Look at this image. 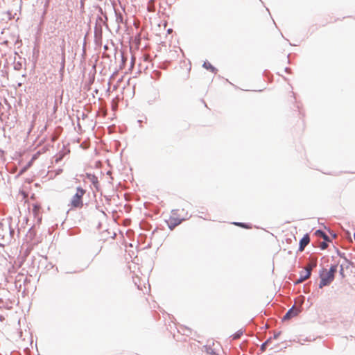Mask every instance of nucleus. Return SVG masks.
Listing matches in <instances>:
<instances>
[{
    "label": "nucleus",
    "instance_id": "nucleus-4",
    "mask_svg": "<svg viewBox=\"0 0 355 355\" xmlns=\"http://www.w3.org/2000/svg\"><path fill=\"white\" fill-rule=\"evenodd\" d=\"M309 242H310V236H309V234L306 233L300 240L298 251L302 252L304 250L305 247L309 243Z\"/></svg>",
    "mask_w": 355,
    "mask_h": 355
},
{
    "label": "nucleus",
    "instance_id": "nucleus-30",
    "mask_svg": "<svg viewBox=\"0 0 355 355\" xmlns=\"http://www.w3.org/2000/svg\"><path fill=\"white\" fill-rule=\"evenodd\" d=\"M137 122L139 123V127L141 128L142 125L141 124L142 121L141 120H138Z\"/></svg>",
    "mask_w": 355,
    "mask_h": 355
},
{
    "label": "nucleus",
    "instance_id": "nucleus-9",
    "mask_svg": "<svg viewBox=\"0 0 355 355\" xmlns=\"http://www.w3.org/2000/svg\"><path fill=\"white\" fill-rule=\"evenodd\" d=\"M243 334V331L242 329L238 330L233 335H232V338L233 340L239 339Z\"/></svg>",
    "mask_w": 355,
    "mask_h": 355
},
{
    "label": "nucleus",
    "instance_id": "nucleus-22",
    "mask_svg": "<svg viewBox=\"0 0 355 355\" xmlns=\"http://www.w3.org/2000/svg\"><path fill=\"white\" fill-rule=\"evenodd\" d=\"M343 259L345 260V261L348 264V266H352L353 265V262L352 261H350L349 259H348L346 256L343 258Z\"/></svg>",
    "mask_w": 355,
    "mask_h": 355
},
{
    "label": "nucleus",
    "instance_id": "nucleus-15",
    "mask_svg": "<svg viewBox=\"0 0 355 355\" xmlns=\"http://www.w3.org/2000/svg\"><path fill=\"white\" fill-rule=\"evenodd\" d=\"M316 266H317V261L315 260L313 262L309 263L307 267L304 268V270L305 269H310L311 270V272L313 268H315Z\"/></svg>",
    "mask_w": 355,
    "mask_h": 355
},
{
    "label": "nucleus",
    "instance_id": "nucleus-18",
    "mask_svg": "<svg viewBox=\"0 0 355 355\" xmlns=\"http://www.w3.org/2000/svg\"><path fill=\"white\" fill-rule=\"evenodd\" d=\"M339 274L343 278L345 277V272H344V267L343 265L340 266V270H339Z\"/></svg>",
    "mask_w": 355,
    "mask_h": 355
},
{
    "label": "nucleus",
    "instance_id": "nucleus-25",
    "mask_svg": "<svg viewBox=\"0 0 355 355\" xmlns=\"http://www.w3.org/2000/svg\"><path fill=\"white\" fill-rule=\"evenodd\" d=\"M92 182L93 184H95V182H98L97 178L95 175H92Z\"/></svg>",
    "mask_w": 355,
    "mask_h": 355
},
{
    "label": "nucleus",
    "instance_id": "nucleus-36",
    "mask_svg": "<svg viewBox=\"0 0 355 355\" xmlns=\"http://www.w3.org/2000/svg\"><path fill=\"white\" fill-rule=\"evenodd\" d=\"M22 76H23V77H26V73H24V74H23V75H22Z\"/></svg>",
    "mask_w": 355,
    "mask_h": 355
},
{
    "label": "nucleus",
    "instance_id": "nucleus-6",
    "mask_svg": "<svg viewBox=\"0 0 355 355\" xmlns=\"http://www.w3.org/2000/svg\"><path fill=\"white\" fill-rule=\"evenodd\" d=\"M94 38H95V42L96 44H100L102 40V28L100 26L99 27L97 26V24L95 26V30H94Z\"/></svg>",
    "mask_w": 355,
    "mask_h": 355
},
{
    "label": "nucleus",
    "instance_id": "nucleus-24",
    "mask_svg": "<svg viewBox=\"0 0 355 355\" xmlns=\"http://www.w3.org/2000/svg\"><path fill=\"white\" fill-rule=\"evenodd\" d=\"M280 334H281V331L275 333L273 335V338L277 339L279 336Z\"/></svg>",
    "mask_w": 355,
    "mask_h": 355
},
{
    "label": "nucleus",
    "instance_id": "nucleus-16",
    "mask_svg": "<svg viewBox=\"0 0 355 355\" xmlns=\"http://www.w3.org/2000/svg\"><path fill=\"white\" fill-rule=\"evenodd\" d=\"M315 235H316L317 236H319V237H323L324 235L326 234V233L322 230H317L315 232Z\"/></svg>",
    "mask_w": 355,
    "mask_h": 355
},
{
    "label": "nucleus",
    "instance_id": "nucleus-23",
    "mask_svg": "<svg viewBox=\"0 0 355 355\" xmlns=\"http://www.w3.org/2000/svg\"><path fill=\"white\" fill-rule=\"evenodd\" d=\"M328 232L331 234L334 238L336 237V234L331 230L330 228H327Z\"/></svg>",
    "mask_w": 355,
    "mask_h": 355
},
{
    "label": "nucleus",
    "instance_id": "nucleus-28",
    "mask_svg": "<svg viewBox=\"0 0 355 355\" xmlns=\"http://www.w3.org/2000/svg\"><path fill=\"white\" fill-rule=\"evenodd\" d=\"M97 21H103V19L101 16H98L97 17Z\"/></svg>",
    "mask_w": 355,
    "mask_h": 355
},
{
    "label": "nucleus",
    "instance_id": "nucleus-14",
    "mask_svg": "<svg viewBox=\"0 0 355 355\" xmlns=\"http://www.w3.org/2000/svg\"><path fill=\"white\" fill-rule=\"evenodd\" d=\"M22 69V62H14V69L16 71H19Z\"/></svg>",
    "mask_w": 355,
    "mask_h": 355
},
{
    "label": "nucleus",
    "instance_id": "nucleus-3",
    "mask_svg": "<svg viewBox=\"0 0 355 355\" xmlns=\"http://www.w3.org/2000/svg\"><path fill=\"white\" fill-rule=\"evenodd\" d=\"M301 312L300 307H295L293 305L291 309L288 310L286 314L284 315L282 320H290L295 316H297Z\"/></svg>",
    "mask_w": 355,
    "mask_h": 355
},
{
    "label": "nucleus",
    "instance_id": "nucleus-12",
    "mask_svg": "<svg viewBox=\"0 0 355 355\" xmlns=\"http://www.w3.org/2000/svg\"><path fill=\"white\" fill-rule=\"evenodd\" d=\"M337 268H338V265L337 264H334V265H331L328 272L331 274L332 275H334L335 276V274L337 271Z\"/></svg>",
    "mask_w": 355,
    "mask_h": 355
},
{
    "label": "nucleus",
    "instance_id": "nucleus-21",
    "mask_svg": "<svg viewBox=\"0 0 355 355\" xmlns=\"http://www.w3.org/2000/svg\"><path fill=\"white\" fill-rule=\"evenodd\" d=\"M328 246V244L326 242H322L320 244V249L321 250H325Z\"/></svg>",
    "mask_w": 355,
    "mask_h": 355
},
{
    "label": "nucleus",
    "instance_id": "nucleus-5",
    "mask_svg": "<svg viewBox=\"0 0 355 355\" xmlns=\"http://www.w3.org/2000/svg\"><path fill=\"white\" fill-rule=\"evenodd\" d=\"M311 275L310 269H305L304 271H301L300 272V277L298 278V279L296 280L295 284H298L300 283L303 282L304 281L309 278Z\"/></svg>",
    "mask_w": 355,
    "mask_h": 355
},
{
    "label": "nucleus",
    "instance_id": "nucleus-32",
    "mask_svg": "<svg viewBox=\"0 0 355 355\" xmlns=\"http://www.w3.org/2000/svg\"><path fill=\"white\" fill-rule=\"evenodd\" d=\"M155 101V98L153 101H148L149 104H153V103Z\"/></svg>",
    "mask_w": 355,
    "mask_h": 355
},
{
    "label": "nucleus",
    "instance_id": "nucleus-1",
    "mask_svg": "<svg viewBox=\"0 0 355 355\" xmlns=\"http://www.w3.org/2000/svg\"><path fill=\"white\" fill-rule=\"evenodd\" d=\"M86 193V190L80 187L76 188V193L73 196L70 205L73 208H81L83 206V196Z\"/></svg>",
    "mask_w": 355,
    "mask_h": 355
},
{
    "label": "nucleus",
    "instance_id": "nucleus-10",
    "mask_svg": "<svg viewBox=\"0 0 355 355\" xmlns=\"http://www.w3.org/2000/svg\"><path fill=\"white\" fill-rule=\"evenodd\" d=\"M271 340H272V338L270 337L264 343H263L261 344V348H260L261 351H265L266 349V347H267L268 345L271 342Z\"/></svg>",
    "mask_w": 355,
    "mask_h": 355
},
{
    "label": "nucleus",
    "instance_id": "nucleus-35",
    "mask_svg": "<svg viewBox=\"0 0 355 355\" xmlns=\"http://www.w3.org/2000/svg\"><path fill=\"white\" fill-rule=\"evenodd\" d=\"M175 218H173V220H174L173 223H177V220H175Z\"/></svg>",
    "mask_w": 355,
    "mask_h": 355
},
{
    "label": "nucleus",
    "instance_id": "nucleus-7",
    "mask_svg": "<svg viewBox=\"0 0 355 355\" xmlns=\"http://www.w3.org/2000/svg\"><path fill=\"white\" fill-rule=\"evenodd\" d=\"M202 67L205 69L209 70L210 71H211L214 73H216L218 71V69L215 67H214L211 63H209L208 61H205L202 64Z\"/></svg>",
    "mask_w": 355,
    "mask_h": 355
},
{
    "label": "nucleus",
    "instance_id": "nucleus-37",
    "mask_svg": "<svg viewBox=\"0 0 355 355\" xmlns=\"http://www.w3.org/2000/svg\"><path fill=\"white\" fill-rule=\"evenodd\" d=\"M1 300H1V299H0V301H1Z\"/></svg>",
    "mask_w": 355,
    "mask_h": 355
},
{
    "label": "nucleus",
    "instance_id": "nucleus-2",
    "mask_svg": "<svg viewBox=\"0 0 355 355\" xmlns=\"http://www.w3.org/2000/svg\"><path fill=\"white\" fill-rule=\"evenodd\" d=\"M325 269L322 268L319 272V277L320 278V282L319 284V288H322L324 286L329 285L335 279L334 275L327 272L324 274Z\"/></svg>",
    "mask_w": 355,
    "mask_h": 355
},
{
    "label": "nucleus",
    "instance_id": "nucleus-33",
    "mask_svg": "<svg viewBox=\"0 0 355 355\" xmlns=\"http://www.w3.org/2000/svg\"><path fill=\"white\" fill-rule=\"evenodd\" d=\"M290 70H291V69H289V68H288V67H286V68H285V71H286V72H288Z\"/></svg>",
    "mask_w": 355,
    "mask_h": 355
},
{
    "label": "nucleus",
    "instance_id": "nucleus-27",
    "mask_svg": "<svg viewBox=\"0 0 355 355\" xmlns=\"http://www.w3.org/2000/svg\"><path fill=\"white\" fill-rule=\"evenodd\" d=\"M27 168V166L24 167L19 172V175H21Z\"/></svg>",
    "mask_w": 355,
    "mask_h": 355
},
{
    "label": "nucleus",
    "instance_id": "nucleus-29",
    "mask_svg": "<svg viewBox=\"0 0 355 355\" xmlns=\"http://www.w3.org/2000/svg\"><path fill=\"white\" fill-rule=\"evenodd\" d=\"M62 158V155H60L58 158H56V162H58L59 160H60Z\"/></svg>",
    "mask_w": 355,
    "mask_h": 355
},
{
    "label": "nucleus",
    "instance_id": "nucleus-19",
    "mask_svg": "<svg viewBox=\"0 0 355 355\" xmlns=\"http://www.w3.org/2000/svg\"><path fill=\"white\" fill-rule=\"evenodd\" d=\"M322 238L324 240L323 242H326L327 243L331 242V239L327 235V234Z\"/></svg>",
    "mask_w": 355,
    "mask_h": 355
},
{
    "label": "nucleus",
    "instance_id": "nucleus-11",
    "mask_svg": "<svg viewBox=\"0 0 355 355\" xmlns=\"http://www.w3.org/2000/svg\"><path fill=\"white\" fill-rule=\"evenodd\" d=\"M234 225H236V226H239V227H243V228H249L250 227V225L248 223H241V222H234L233 223Z\"/></svg>",
    "mask_w": 355,
    "mask_h": 355
},
{
    "label": "nucleus",
    "instance_id": "nucleus-8",
    "mask_svg": "<svg viewBox=\"0 0 355 355\" xmlns=\"http://www.w3.org/2000/svg\"><path fill=\"white\" fill-rule=\"evenodd\" d=\"M205 352L209 355H218L215 349L212 348L211 346H205Z\"/></svg>",
    "mask_w": 355,
    "mask_h": 355
},
{
    "label": "nucleus",
    "instance_id": "nucleus-17",
    "mask_svg": "<svg viewBox=\"0 0 355 355\" xmlns=\"http://www.w3.org/2000/svg\"><path fill=\"white\" fill-rule=\"evenodd\" d=\"M60 67H62V69H64V67H65V53H62Z\"/></svg>",
    "mask_w": 355,
    "mask_h": 355
},
{
    "label": "nucleus",
    "instance_id": "nucleus-31",
    "mask_svg": "<svg viewBox=\"0 0 355 355\" xmlns=\"http://www.w3.org/2000/svg\"><path fill=\"white\" fill-rule=\"evenodd\" d=\"M64 69H62V67H60V73H62V72L64 71Z\"/></svg>",
    "mask_w": 355,
    "mask_h": 355
},
{
    "label": "nucleus",
    "instance_id": "nucleus-34",
    "mask_svg": "<svg viewBox=\"0 0 355 355\" xmlns=\"http://www.w3.org/2000/svg\"><path fill=\"white\" fill-rule=\"evenodd\" d=\"M107 49H108V46H107V45H105V46H104V49H105V50H107Z\"/></svg>",
    "mask_w": 355,
    "mask_h": 355
},
{
    "label": "nucleus",
    "instance_id": "nucleus-13",
    "mask_svg": "<svg viewBox=\"0 0 355 355\" xmlns=\"http://www.w3.org/2000/svg\"><path fill=\"white\" fill-rule=\"evenodd\" d=\"M175 220H177V223H171L168 224V227L171 230H173L175 226L180 225L183 219L175 218Z\"/></svg>",
    "mask_w": 355,
    "mask_h": 355
},
{
    "label": "nucleus",
    "instance_id": "nucleus-26",
    "mask_svg": "<svg viewBox=\"0 0 355 355\" xmlns=\"http://www.w3.org/2000/svg\"><path fill=\"white\" fill-rule=\"evenodd\" d=\"M86 42L85 40L84 41L83 46V54L85 55L86 52L85 49Z\"/></svg>",
    "mask_w": 355,
    "mask_h": 355
},
{
    "label": "nucleus",
    "instance_id": "nucleus-20",
    "mask_svg": "<svg viewBox=\"0 0 355 355\" xmlns=\"http://www.w3.org/2000/svg\"><path fill=\"white\" fill-rule=\"evenodd\" d=\"M336 254L342 259H343L345 257V254L344 252H340L338 248L336 249Z\"/></svg>",
    "mask_w": 355,
    "mask_h": 355
}]
</instances>
